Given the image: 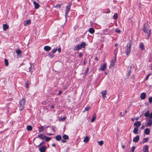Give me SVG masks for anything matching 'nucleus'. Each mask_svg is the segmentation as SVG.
I'll use <instances>...</instances> for the list:
<instances>
[{"instance_id":"f257e3e1","label":"nucleus","mask_w":152,"mask_h":152,"mask_svg":"<svg viewBox=\"0 0 152 152\" xmlns=\"http://www.w3.org/2000/svg\"><path fill=\"white\" fill-rule=\"evenodd\" d=\"M148 25L145 23L144 26L142 28V30L144 32L147 34L148 39L150 37L151 35V30L149 29L148 27Z\"/></svg>"},{"instance_id":"f03ea898","label":"nucleus","mask_w":152,"mask_h":152,"mask_svg":"<svg viewBox=\"0 0 152 152\" xmlns=\"http://www.w3.org/2000/svg\"><path fill=\"white\" fill-rule=\"evenodd\" d=\"M132 45L131 43H128L125 47V52L127 56H129L131 53V47Z\"/></svg>"},{"instance_id":"7ed1b4c3","label":"nucleus","mask_w":152,"mask_h":152,"mask_svg":"<svg viewBox=\"0 0 152 152\" xmlns=\"http://www.w3.org/2000/svg\"><path fill=\"white\" fill-rule=\"evenodd\" d=\"M25 99L24 98H23L19 102V110L22 111L24 108Z\"/></svg>"},{"instance_id":"20e7f679","label":"nucleus","mask_w":152,"mask_h":152,"mask_svg":"<svg viewBox=\"0 0 152 152\" xmlns=\"http://www.w3.org/2000/svg\"><path fill=\"white\" fill-rule=\"evenodd\" d=\"M71 5L72 3L70 2L69 4L68 5L66 6V12L65 13V16L66 17L68 15V13L69 12Z\"/></svg>"},{"instance_id":"39448f33","label":"nucleus","mask_w":152,"mask_h":152,"mask_svg":"<svg viewBox=\"0 0 152 152\" xmlns=\"http://www.w3.org/2000/svg\"><path fill=\"white\" fill-rule=\"evenodd\" d=\"M116 54H115L114 59L113 60H112L110 61V65L109 66L110 68H112L114 66L116 62Z\"/></svg>"},{"instance_id":"423d86ee","label":"nucleus","mask_w":152,"mask_h":152,"mask_svg":"<svg viewBox=\"0 0 152 152\" xmlns=\"http://www.w3.org/2000/svg\"><path fill=\"white\" fill-rule=\"evenodd\" d=\"M63 139L61 140V142L62 143H65L66 142V140H67L69 139V137L68 135L66 134H64L62 136Z\"/></svg>"},{"instance_id":"0eeeda50","label":"nucleus","mask_w":152,"mask_h":152,"mask_svg":"<svg viewBox=\"0 0 152 152\" xmlns=\"http://www.w3.org/2000/svg\"><path fill=\"white\" fill-rule=\"evenodd\" d=\"M146 121H148V122L146 123L145 125L146 126H151L152 125V120L151 119H147Z\"/></svg>"},{"instance_id":"6e6552de","label":"nucleus","mask_w":152,"mask_h":152,"mask_svg":"<svg viewBox=\"0 0 152 152\" xmlns=\"http://www.w3.org/2000/svg\"><path fill=\"white\" fill-rule=\"evenodd\" d=\"M46 149V147L45 145L40 147L39 150L40 152H45Z\"/></svg>"},{"instance_id":"1a4fd4ad","label":"nucleus","mask_w":152,"mask_h":152,"mask_svg":"<svg viewBox=\"0 0 152 152\" xmlns=\"http://www.w3.org/2000/svg\"><path fill=\"white\" fill-rule=\"evenodd\" d=\"M107 64L106 63H104L100 68V69L102 71L104 70L106 68Z\"/></svg>"},{"instance_id":"9d476101","label":"nucleus","mask_w":152,"mask_h":152,"mask_svg":"<svg viewBox=\"0 0 152 152\" xmlns=\"http://www.w3.org/2000/svg\"><path fill=\"white\" fill-rule=\"evenodd\" d=\"M140 137L139 135H137L136 137H134L133 140V141L134 142H137L139 140Z\"/></svg>"},{"instance_id":"9b49d317","label":"nucleus","mask_w":152,"mask_h":152,"mask_svg":"<svg viewBox=\"0 0 152 152\" xmlns=\"http://www.w3.org/2000/svg\"><path fill=\"white\" fill-rule=\"evenodd\" d=\"M146 97V94L145 93L143 92L140 95V98L142 100H144L145 99Z\"/></svg>"},{"instance_id":"f8f14e48","label":"nucleus","mask_w":152,"mask_h":152,"mask_svg":"<svg viewBox=\"0 0 152 152\" xmlns=\"http://www.w3.org/2000/svg\"><path fill=\"white\" fill-rule=\"evenodd\" d=\"M46 136L43 134H42L37 135V138H39L42 140H44Z\"/></svg>"},{"instance_id":"ddd939ff","label":"nucleus","mask_w":152,"mask_h":152,"mask_svg":"<svg viewBox=\"0 0 152 152\" xmlns=\"http://www.w3.org/2000/svg\"><path fill=\"white\" fill-rule=\"evenodd\" d=\"M148 145H145L143 147V151L144 152H148Z\"/></svg>"},{"instance_id":"4468645a","label":"nucleus","mask_w":152,"mask_h":152,"mask_svg":"<svg viewBox=\"0 0 152 152\" xmlns=\"http://www.w3.org/2000/svg\"><path fill=\"white\" fill-rule=\"evenodd\" d=\"M141 125L140 122L139 121H137L135 122L134 124V125L136 126V127L139 128Z\"/></svg>"},{"instance_id":"2eb2a0df","label":"nucleus","mask_w":152,"mask_h":152,"mask_svg":"<svg viewBox=\"0 0 152 152\" xmlns=\"http://www.w3.org/2000/svg\"><path fill=\"white\" fill-rule=\"evenodd\" d=\"M101 94H102V97L104 99L106 97V95L107 94V91H102L101 92Z\"/></svg>"},{"instance_id":"dca6fc26","label":"nucleus","mask_w":152,"mask_h":152,"mask_svg":"<svg viewBox=\"0 0 152 152\" xmlns=\"http://www.w3.org/2000/svg\"><path fill=\"white\" fill-rule=\"evenodd\" d=\"M44 49L45 51H48L51 50V48L50 46H46L44 47Z\"/></svg>"},{"instance_id":"f3484780","label":"nucleus","mask_w":152,"mask_h":152,"mask_svg":"<svg viewBox=\"0 0 152 152\" xmlns=\"http://www.w3.org/2000/svg\"><path fill=\"white\" fill-rule=\"evenodd\" d=\"M33 4L34 5V8L35 9H37L39 8V5L38 3H37L35 1H34L33 2Z\"/></svg>"},{"instance_id":"a211bd4d","label":"nucleus","mask_w":152,"mask_h":152,"mask_svg":"<svg viewBox=\"0 0 152 152\" xmlns=\"http://www.w3.org/2000/svg\"><path fill=\"white\" fill-rule=\"evenodd\" d=\"M81 49V48L79 45H78L76 46H75L73 48V50H74L78 51L80 49Z\"/></svg>"},{"instance_id":"6ab92c4d","label":"nucleus","mask_w":152,"mask_h":152,"mask_svg":"<svg viewBox=\"0 0 152 152\" xmlns=\"http://www.w3.org/2000/svg\"><path fill=\"white\" fill-rule=\"evenodd\" d=\"M31 23V21L30 20H27L25 21L24 23L23 24L24 26H26L27 25H29Z\"/></svg>"},{"instance_id":"aec40b11","label":"nucleus","mask_w":152,"mask_h":152,"mask_svg":"<svg viewBox=\"0 0 152 152\" xmlns=\"http://www.w3.org/2000/svg\"><path fill=\"white\" fill-rule=\"evenodd\" d=\"M21 51L19 49H18L16 51V53L17 54V55L18 56V57H21V55L19 56V55L21 53Z\"/></svg>"},{"instance_id":"412c9836","label":"nucleus","mask_w":152,"mask_h":152,"mask_svg":"<svg viewBox=\"0 0 152 152\" xmlns=\"http://www.w3.org/2000/svg\"><path fill=\"white\" fill-rule=\"evenodd\" d=\"M55 138L56 140L58 141H59L61 140V137L60 135H56Z\"/></svg>"},{"instance_id":"4be33fe9","label":"nucleus","mask_w":152,"mask_h":152,"mask_svg":"<svg viewBox=\"0 0 152 152\" xmlns=\"http://www.w3.org/2000/svg\"><path fill=\"white\" fill-rule=\"evenodd\" d=\"M150 133V130L148 128H146L144 131V133L146 135H148Z\"/></svg>"},{"instance_id":"5701e85b","label":"nucleus","mask_w":152,"mask_h":152,"mask_svg":"<svg viewBox=\"0 0 152 152\" xmlns=\"http://www.w3.org/2000/svg\"><path fill=\"white\" fill-rule=\"evenodd\" d=\"M9 27V26L7 24H4L3 25V29L4 31H6Z\"/></svg>"},{"instance_id":"b1692460","label":"nucleus","mask_w":152,"mask_h":152,"mask_svg":"<svg viewBox=\"0 0 152 152\" xmlns=\"http://www.w3.org/2000/svg\"><path fill=\"white\" fill-rule=\"evenodd\" d=\"M44 126H41L40 127H39V132L41 133L44 130Z\"/></svg>"},{"instance_id":"393cba45","label":"nucleus","mask_w":152,"mask_h":152,"mask_svg":"<svg viewBox=\"0 0 152 152\" xmlns=\"http://www.w3.org/2000/svg\"><path fill=\"white\" fill-rule=\"evenodd\" d=\"M138 128L137 127H134L133 131V133L135 134H138Z\"/></svg>"},{"instance_id":"a878e982","label":"nucleus","mask_w":152,"mask_h":152,"mask_svg":"<svg viewBox=\"0 0 152 152\" xmlns=\"http://www.w3.org/2000/svg\"><path fill=\"white\" fill-rule=\"evenodd\" d=\"M140 48L142 50H143L145 49L144 45L142 42H140Z\"/></svg>"},{"instance_id":"bb28decb","label":"nucleus","mask_w":152,"mask_h":152,"mask_svg":"<svg viewBox=\"0 0 152 152\" xmlns=\"http://www.w3.org/2000/svg\"><path fill=\"white\" fill-rule=\"evenodd\" d=\"M86 45V44L85 42H83L79 45L81 48V49L82 48H85Z\"/></svg>"},{"instance_id":"cd10ccee","label":"nucleus","mask_w":152,"mask_h":152,"mask_svg":"<svg viewBox=\"0 0 152 152\" xmlns=\"http://www.w3.org/2000/svg\"><path fill=\"white\" fill-rule=\"evenodd\" d=\"M89 32L91 34H93L94 32V29L92 28H90L88 30Z\"/></svg>"},{"instance_id":"c85d7f7f","label":"nucleus","mask_w":152,"mask_h":152,"mask_svg":"<svg viewBox=\"0 0 152 152\" xmlns=\"http://www.w3.org/2000/svg\"><path fill=\"white\" fill-rule=\"evenodd\" d=\"M96 113H94L93 114V117L92 118V119L91 120V122L92 123L96 119Z\"/></svg>"},{"instance_id":"c756f323","label":"nucleus","mask_w":152,"mask_h":152,"mask_svg":"<svg viewBox=\"0 0 152 152\" xmlns=\"http://www.w3.org/2000/svg\"><path fill=\"white\" fill-rule=\"evenodd\" d=\"M49 127L50 128V130H52L53 131L54 133H55L56 131H55V129H56V127L55 126H51V127L50 126H48L47 127Z\"/></svg>"},{"instance_id":"7c9ffc66","label":"nucleus","mask_w":152,"mask_h":152,"mask_svg":"<svg viewBox=\"0 0 152 152\" xmlns=\"http://www.w3.org/2000/svg\"><path fill=\"white\" fill-rule=\"evenodd\" d=\"M26 129L28 131H30L32 130V127L31 126L29 125L27 126Z\"/></svg>"},{"instance_id":"2f4dec72","label":"nucleus","mask_w":152,"mask_h":152,"mask_svg":"<svg viewBox=\"0 0 152 152\" xmlns=\"http://www.w3.org/2000/svg\"><path fill=\"white\" fill-rule=\"evenodd\" d=\"M150 114V111L149 110H148L146 111V112L144 113V116L146 117H147L149 116Z\"/></svg>"},{"instance_id":"473e14b6","label":"nucleus","mask_w":152,"mask_h":152,"mask_svg":"<svg viewBox=\"0 0 152 152\" xmlns=\"http://www.w3.org/2000/svg\"><path fill=\"white\" fill-rule=\"evenodd\" d=\"M89 140V138L88 137L86 136V137H85V138L83 140V142H88Z\"/></svg>"},{"instance_id":"72a5a7b5","label":"nucleus","mask_w":152,"mask_h":152,"mask_svg":"<svg viewBox=\"0 0 152 152\" xmlns=\"http://www.w3.org/2000/svg\"><path fill=\"white\" fill-rule=\"evenodd\" d=\"M148 140V137L143 138L142 140L143 143H144L145 142H146Z\"/></svg>"},{"instance_id":"f704fd0d","label":"nucleus","mask_w":152,"mask_h":152,"mask_svg":"<svg viewBox=\"0 0 152 152\" xmlns=\"http://www.w3.org/2000/svg\"><path fill=\"white\" fill-rule=\"evenodd\" d=\"M4 63H5V64L6 66H8V60L6 58H5L4 59Z\"/></svg>"},{"instance_id":"c9c22d12","label":"nucleus","mask_w":152,"mask_h":152,"mask_svg":"<svg viewBox=\"0 0 152 152\" xmlns=\"http://www.w3.org/2000/svg\"><path fill=\"white\" fill-rule=\"evenodd\" d=\"M118 15L117 13H115L113 16V18L114 19H116L118 18Z\"/></svg>"},{"instance_id":"e433bc0d","label":"nucleus","mask_w":152,"mask_h":152,"mask_svg":"<svg viewBox=\"0 0 152 152\" xmlns=\"http://www.w3.org/2000/svg\"><path fill=\"white\" fill-rule=\"evenodd\" d=\"M48 55L50 56L51 57L53 58L54 57V54L52 52H51L49 53Z\"/></svg>"},{"instance_id":"4c0bfd02","label":"nucleus","mask_w":152,"mask_h":152,"mask_svg":"<svg viewBox=\"0 0 152 152\" xmlns=\"http://www.w3.org/2000/svg\"><path fill=\"white\" fill-rule=\"evenodd\" d=\"M98 142L100 146H102L103 144V141L102 140H101L99 142Z\"/></svg>"},{"instance_id":"58836bf2","label":"nucleus","mask_w":152,"mask_h":152,"mask_svg":"<svg viewBox=\"0 0 152 152\" xmlns=\"http://www.w3.org/2000/svg\"><path fill=\"white\" fill-rule=\"evenodd\" d=\"M45 139L47 142H48L51 140V138L46 136Z\"/></svg>"},{"instance_id":"ea45409f","label":"nucleus","mask_w":152,"mask_h":152,"mask_svg":"<svg viewBox=\"0 0 152 152\" xmlns=\"http://www.w3.org/2000/svg\"><path fill=\"white\" fill-rule=\"evenodd\" d=\"M115 32L116 33H119L121 32V31L118 28H117L115 29Z\"/></svg>"},{"instance_id":"a19ab883","label":"nucleus","mask_w":152,"mask_h":152,"mask_svg":"<svg viewBox=\"0 0 152 152\" xmlns=\"http://www.w3.org/2000/svg\"><path fill=\"white\" fill-rule=\"evenodd\" d=\"M89 109V107H86L84 108V110L83 111V112H84L85 111L88 110Z\"/></svg>"},{"instance_id":"79ce46f5","label":"nucleus","mask_w":152,"mask_h":152,"mask_svg":"<svg viewBox=\"0 0 152 152\" xmlns=\"http://www.w3.org/2000/svg\"><path fill=\"white\" fill-rule=\"evenodd\" d=\"M55 7L57 8L60 9L61 7V5L60 4H57Z\"/></svg>"},{"instance_id":"37998d69","label":"nucleus","mask_w":152,"mask_h":152,"mask_svg":"<svg viewBox=\"0 0 152 152\" xmlns=\"http://www.w3.org/2000/svg\"><path fill=\"white\" fill-rule=\"evenodd\" d=\"M57 50V48H54L52 51V53L54 54L55 53H56V51Z\"/></svg>"},{"instance_id":"c03bdc74","label":"nucleus","mask_w":152,"mask_h":152,"mask_svg":"<svg viewBox=\"0 0 152 152\" xmlns=\"http://www.w3.org/2000/svg\"><path fill=\"white\" fill-rule=\"evenodd\" d=\"M149 102L151 103L152 102V97H150L148 98Z\"/></svg>"},{"instance_id":"a18cd8bd","label":"nucleus","mask_w":152,"mask_h":152,"mask_svg":"<svg viewBox=\"0 0 152 152\" xmlns=\"http://www.w3.org/2000/svg\"><path fill=\"white\" fill-rule=\"evenodd\" d=\"M135 148V147L134 146H133L131 148V152H134Z\"/></svg>"},{"instance_id":"49530a36","label":"nucleus","mask_w":152,"mask_h":152,"mask_svg":"<svg viewBox=\"0 0 152 152\" xmlns=\"http://www.w3.org/2000/svg\"><path fill=\"white\" fill-rule=\"evenodd\" d=\"M151 75V74H148L146 76V78L145 79V80H147L148 79V77L150 76Z\"/></svg>"},{"instance_id":"de8ad7c7","label":"nucleus","mask_w":152,"mask_h":152,"mask_svg":"<svg viewBox=\"0 0 152 152\" xmlns=\"http://www.w3.org/2000/svg\"><path fill=\"white\" fill-rule=\"evenodd\" d=\"M45 143V141H42L41 143H40L39 145H38L37 146H39L42 145L44 143Z\"/></svg>"},{"instance_id":"09e8293b","label":"nucleus","mask_w":152,"mask_h":152,"mask_svg":"<svg viewBox=\"0 0 152 152\" xmlns=\"http://www.w3.org/2000/svg\"><path fill=\"white\" fill-rule=\"evenodd\" d=\"M150 119H152V112L151 113L149 116Z\"/></svg>"},{"instance_id":"8fccbe9b","label":"nucleus","mask_w":152,"mask_h":152,"mask_svg":"<svg viewBox=\"0 0 152 152\" xmlns=\"http://www.w3.org/2000/svg\"><path fill=\"white\" fill-rule=\"evenodd\" d=\"M83 56V54L82 53H80L78 55V56L80 57H81Z\"/></svg>"},{"instance_id":"3c124183","label":"nucleus","mask_w":152,"mask_h":152,"mask_svg":"<svg viewBox=\"0 0 152 152\" xmlns=\"http://www.w3.org/2000/svg\"><path fill=\"white\" fill-rule=\"evenodd\" d=\"M28 86V84L27 82L26 83V88H27Z\"/></svg>"},{"instance_id":"603ef678","label":"nucleus","mask_w":152,"mask_h":152,"mask_svg":"<svg viewBox=\"0 0 152 152\" xmlns=\"http://www.w3.org/2000/svg\"><path fill=\"white\" fill-rule=\"evenodd\" d=\"M57 50L58 51L59 53H60L61 51V48H58V49H57Z\"/></svg>"},{"instance_id":"864d4df0","label":"nucleus","mask_w":152,"mask_h":152,"mask_svg":"<svg viewBox=\"0 0 152 152\" xmlns=\"http://www.w3.org/2000/svg\"><path fill=\"white\" fill-rule=\"evenodd\" d=\"M30 65L31 66H30V67L29 68V72H31V67H32L31 64H30Z\"/></svg>"},{"instance_id":"5fc2aeb1","label":"nucleus","mask_w":152,"mask_h":152,"mask_svg":"<svg viewBox=\"0 0 152 152\" xmlns=\"http://www.w3.org/2000/svg\"><path fill=\"white\" fill-rule=\"evenodd\" d=\"M62 93V91H59V93L58 94V95H60Z\"/></svg>"},{"instance_id":"6e6d98bb","label":"nucleus","mask_w":152,"mask_h":152,"mask_svg":"<svg viewBox=\"0 0 152 152\" xmlns=\"http://www.w3.org/2000/svg\"><path fill=\"white\" fill-rule=\"evenodd\" d=\"M54 134V133L53 134H52V133H47V134L49 136L53 135Z\"/></svg>"},{"instance_id":"4d7b16f0","label":"nucleus","mask_w":152,"mask_h":152,"mask_svg":"<svg viewBox=\"0 0 152 152\" xmlns=\"http://www.w3.org/2000/svg\"><path fill=\"white\" fill-rule=\"evenodd\" d=\"M124 115V113H123L122 112H121L120 113V115L121 116H123Z\"/></svg>"},{"instance_id":"13d9d810","label":"nucleus","mask_w":152,"mask_h":152,"mask_svg":"<svg viewBox=\"0 0 152 152\" xmlns=\"http://www.w3.org/2000/svg\"><path fill=\"white\" fill-rule=\"evenodd\" d=\"M66 117H64L63 118H61V120L62 121H64L65 120Z\"/></svg>"},{"instance_id":"bf43d9fd","label":"nucleus","mask_w":152,"mask_h":152,"mask_svg":"<svg viewBox=\"0 0 152 152\" xmlns=\"http://www.w3.org/2000/svg\"><path fill=\"white\" fill-rule=\"evenodd\" d=\"M131 73V70H129L128 71V76H129Z\"/></svg>"},{"instance_id":"052dcab7","label":"nucleus","mask_w":152,"mask_h":152,"mask_svg":"<svg viewBox=\"0 0 152 152\" xmlns=\"http://www.w3.org/2000/svg\"><path fill=\"white\" fill-rule=\"evenodd\" d=\"M51 108L53 109L54 108V106L53 105H51L50 106Z\"/></svg>"},{"instance_id":"680f3d73","label":"nucleus","mask_w":152,"mask_h":152,"mask_svg":"<svg viewBox=\"0 0 152 152\" xmlns=\"http://www.w3.org/2000/svg\"><path fill=\"white\" fill-rule=\"evenodd\" d=\"M118 45V43H116L115 45V46L116 47Z\"/></svg>"},{"instance_id":"e2e57ef3","label":"nucleus","mask_w":152,"mask_h":152,"mask_svg":"<svg viewBox=\"0 0 152 152\" xmlns=\"http://www.w3.org/2000/svg\"><path fill=\"white\" fill-rule=\"evenodd\" d=\"M52 146L53 147H55L56 146L55 144L54 143H53L52 145Z\"/></svg>"},{"instance_id":"0e129e2a","label":"nucleus","mask_w":152,"mask_h":152,"mask_svg":"<svg viewBox=\"0 0 152 152\" xmlns=\"http://www.w3.org/2000/svg\"><path fill=\"white\" fill-rule=\"evenodd\" d=\"M95 60H96V61H97L98 60V58H97V57H95Z\"/></svg>"},{"instance_id":"69168bd1","label":"nucleus","mask_w":152,"mask_h":152,"mask_svg":"<svg viewBox=\"0 0 152 152\" xmlns=\"http://www.w3.org/2000/svg\"><path fill=\"white\" fill-rule=\"evenodd\" d=\"M88 68H87V69H86V73H87V72H88Z\"/></svg>"},{"instance_id":"338daca9","label":"nucleus","mask_w":152,"mask_h":152,"mask_svg":"<svg viewBox=\"0 0 152 152\" xmlns=\"http://www.w3.org/2000/svg\"><path fill=\"white\" fill-rule=\"evenodd\" d=\"M132 121H134V119L133 118H132Z\"/></svg>"},{"instance_id":"774afa93","label":"nucleus","mask_w":152,"mask_h":152,"mask_svg":"<svg viewBox=\"0 0 152 152\" xmlns=\"http://www.w3.org/2000/svg\"><path fill=\"white\" fill-rule=\"evenodd\" d=\"M125 147V145H123V148H124V147Z\"/></svg>"}]
</instances>
